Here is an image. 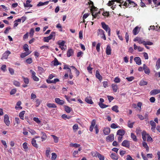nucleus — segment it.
Wrapping results in <instances>:
<instances>
[{
  "instance_id": "nucleus-1",
  "label": "nucleus",
  "mask_w": 160,
  "mask_h": 160,
  "mask_svg": "<svg viewBox=\"0 0 160 160\" xmlns=\"http://www.w3.org/2000/svg\"><path fill=\"white\" fill-rule=\"evenodd\" d=\"M133 41L134 42L137 41L139 44H143L144 45H152L153 44V43L151 42L143 41L142 40L141 38L139 37H136L134 39Z\"/></svg>"
},
{
  "instance_id": "nucleus-2",
  "label": "nucleus",
  "mask_w": 160,
  "mask_h": 160,
  "mask_svg": "<svg viewBox=\"0 0 160 160\" xmlns=\"http://www.w3.org/2000/svg\"><path fill=\"white\" fill-rule=\"evenodd\" d=\"M102 28L107 32H108V35L109 36L110 35V28L104 22H102L101 23Z\"/></svg>"
},
{
  "instance_id": "nucleus-3",
  "label": "nucleus",
  "mask_w": 160,
  "mask_h": 160,
  "mask_svg": "<svg viewBox=\"0 0 160 160\" xmlns=\"http://www.w3.org/2000/svg\"><path fill=\"white\" fill-rule=\"evenodd\" d=\"M9 118L7 114H5L4 116V122L7 126H9L10 123L9 120Z\"/></svg>"
},
{
  "instance_id": "nucleus-4",
  "label": "nucleus",
  "mask_w": 160,
  "mask_h": 160,
  "mask_svg": "<svg viewBox=\"0 0 160 160\" xmlns=\"http://www.w3.org/2000/svg\"><path fill=\"white\" fill-rule=\"evenodd\" d=\"M160 93V89H155L152 90L150 92V94L151 95H154Z\"/></svg>"
},
{
  "instance_id": "nucleus-5",
  "label": "nucleus",
  "mask_w": 160,
  "mask_h": 160,
  "mask_svg": "<svg viewBox=\"0 0 160 160\" xmlns=\"http://www.w3.org/2000/svg\"><path fill=\"white\" fill-rule=\"evenodd\" d=\"M11 54V52L7 50L2 55V58L4 59H7L8 58V56Z\"/></svg>"
},
{
  "instance_id": "nucleus-6",
  "label": "nucleus",
  "mask_w": 160,
  "mask_h": 160,
  "mask_svg": "<svg viewBox=\"0 0 160 160\" xmlns=\"http://www.w3.org/2000/svg\"><path fill=\"white\" fill-rule=\"evenodd\" d=\"M143 70H144V72L146 74L148 75L149 74L150 70L145 64L143 65Z\"/></svg>"
},
{
  "instance_id": "nucleus-7",
  "label": "nucleus",
  "mask_w": 160,
  "mask_h": 160,
  "mask_svg": "<svg viewBox=\"0 0 160 160\" xmlns=\"http://www.w3.org/2000/svg\"><path fill=\"white\" fill-rule=\"evenodd\" d=\"M122 145L126 147L129 148L130 147L129 142L127 140H124L122 142Z\"/></svg>"
},
{
  "instance_id": "nucleus-8",
  "label": "nucleus",
  "mask_w": 160,
  "mask_h": 160,
  "mask_svg": "<svg viewBox=\"0 0 160 160\" xmlns=\"http://www.w3.org/2000/svg\"><path fill=\"white\" fill-rule=\"evenodd\" d=\"M114 139V135L111 134L106 138V141L108 142L112 141Z\"/></svg>"
},
{
  "instance_id": "nucleus-9",
  "label": "nucleus",
  "mask_w": 160,
  "mask_h": 160,
  "mask_svg": "<svg viewBox=\"0 0 160 160\" xmlns=\"http://www.w3.org/2000/svg\"><path fill=\"white\" fill-rule=\"evenodd\" d=\"M31 1L30 0H27L26 2V3H24V6L25 7L31 8L32 7V5L30 4Z\"/></svg>"
},
{
  "instance_id": "nucleus-10",
  "label": "nucleus",
  "mask_w": 160,
  "mask_h": 160,
  "mask_svg": "<svg viewBox=\"0 0 160 160\" xmlns=\"http://www.w3.org/2000/svg\"><path fill=\"white\" fill-rule=\"evenodd\" d=\"M134 61L137 64L140 65L141 64V60L139 57H136L134 58Z\"/></svg>"
},
{
  "instance_id": "nucleus-11",
  "label": "nucleus",
  "mask_w": 160,
  "mask_h": 160,
  "mask_svg": "<svg viewBox=\"0 0 160 160\" xmlns=\"http://www.w3.org/2000/svg\"><path fill=\"white\" fill-rule=\"evenodd\" d=\"M103 132L105 135H108L110 132V129L109 128H105L103 130Z\"/></svg>"
},
{
  "instance_id": "nucleus-12",
  "label": "nucleus",
  "mask_w": 160,
  "mask_h": 160,
  "mask_svg": "<svg viewBox=\"0 0 160 160\" xmlns=\"http://www.w3.org/2000/svg\"><path fill=\"white\" fill-rule=\"evenodd\" d=\"M96 76L98 80L101 81L102 79V77L100 75L99 72L98 70L96 71Z\"/></svg>"
},
{
  "instance_id": "nucleus-13",
  "label": "nucleus",
  "mask_w": 160,
  "mask_h": 160,
  "mask_svg": "<svg viewBox=\"0 0 160 160\" xmlns=\"http://www.w3.org/2000/svg\"><path fill=\"white\" fill-rule=\"evenodd\" d=\"M73 54V51L72 49L68 50L67 52V56L68 57H69L72 56Z\"/></svg>"
},
{
  "instance_id": "nucleus-14",
  "label": "nucleus",
  "mask_w": 160,
  "mask_h": 160,
  "mask_svg": "<svg viewBox=\"0 0 160 160\" xmlns=\"http://www.w3.org/2000/svg\"><path fill=\"white\" fill-rule=\"evenodd\" d=\"M139 27L138 26L136 27L132 31L134 35L137 34L139 32V30H138Z\"/></svg>"
},
{
  "instance_id": "nucleus-15",
  "label": "nucleus",
  "mask_w": 160,
  "mask_h": 160,
  "mask_svg": "<svg viewBox=\"0 0 160 160\" xmlns=\"http://www.w3.org/2000/svg\"><path fill=\"white\" fill-rule=\"evenodd\" d=\"M111 47L109 45H108L106 49V53L108 55H110L111 54Z\"/></svg>"
},
{
  "instance_id": "nucleus-16",
  "label": "nucleus",
  "mask_w": 160,
  "mask_h": 160,
  "mask_svg": "<svg viewBox=\"0 0 160 160\" xmlns=\"http://www.w3.org/2000/svg\"><path fill=\"white\" fill-rule=\"evenodd\" d=\"M125 134V131L123 129H119L117 132V135H119L121 136H122Z\"/></svg>"
},
{
  "instance_id": "nucleus-17",
  "label": "nucleus",
  "mask_w": 160,
  "mask_h": 160,
  "mask_svg": "<svg viewBox=\"0 0 160 160\" xmlns=\"http://www.w3.org/2000/svg\"><path fill=\"white\" fill-rule=\"evenodd\" d=\"M21 22V19H18L17 20H15L14 21V24L13 25V28H15L17 27L18 24V22L20 23Z\"/></svg>"
},
{
  "instance_id": "nucleus-18",
  "label": "nucleus",
  "mask_w": 160,
  "mask_h": 160,
  "mask_svg": "<svg viewBox=\"0 0 160 160\" xmlns=\"http://www.w3.org/2000/svg\"><path fill=\"white\" fill-rule=\"evenodd\" d=\"M110 157L112 159L115 160H118V156L114 153H112Z\"/></svg>"
},
{
  "instance_id": "nucleus-19",
  "label": "nucleus",
  "mask_w": 160,
  "mask_h": 160,
  "mask_svg": "<svg viewBox=\"0 0 160 160\" xmlns=\"http://www.w3.org/2000/svg\"><path fill=\"white\" fill-rule=\"evenodd\" d=\"M49 2V1H46L44 2H40L37 4V6L40 7L45 5H48Z\"/></svg>"
},
{
  "instance_id": "nucleus-20",
  "label": "nucleus",
  "mask_w": 160,
  "mask_h": 160,
  "mask_svg": "<svg viewBox=\"0 0 160 160\" xmlns=\"http://www.w3.org/2000/svg\"><path fill=\"white\" fill-rule=\"evenodd\" d=\"M112 88L113 89V91L114 92H116L118 89V86L115 84H112Z\"/></svg>"
},
{
  "instance_id": "nucleus-21",
  "label": "nucleus",
  "mask_w": 160,
  "mask_h": 160,
  "mask_svg": "<svg viewBox=\"0 0 160 160\" xmlns=\"http://www.w3.org/2000/svg\"><path fill=\"white\" fill-rule=\"evenodd\" d=\"M30 53L31 52H25L22 53L20 55V57L21 58H23L29 55Z\"/></svg>"
},
{
  "instance_id": "nucleus-22",
  "label": "nucleus",
  "mask_w": 160,
  "mask_h": 160,
  "mask_svg": "<svg viewBox=\"0 0 160 160\" xmlns=\"http://www.w3.org/2000/svg\"><path fill=\"white\" fill-rule=\"evenodd\" d=\"M96 154L99 160H104V157L103 155L98 152H96Z\"/></svg>"
},
{
  "instance_id": "nucleus-23",
  "label": "nucleus",
  "mask_w": 160,
  "mask_h": 160,
  "mask_svg": "<svg viewBox=\"0 0 160 160\" xmlns=\"http://www.w3.org/2000/svg\"><path fill=\"white\" fill-rule=\"evenodd\" d=\"M52 62L53 63L54 66H57L61 64V63L58 62L57 59L56 58H55L54 60Z\"/></svg>"
},
{
  "instance_id": "nucleus-24",
  "label": "nucleus",
  "mask_w": 160,
  "mask_h": 160,
  "mask_svg": "<svg viewBox=\"0 0 160 160\" xmlns=\"http://www.w3.org/2000/svg\"><path fill=\"white\" fill-rule=\"evenodd\" d=\"M41 135H42L41 137V138L42 139V141H43L46 140L47 138V136L46 134L43 132H41Z\"/></svg>"
},
{
  "instance_id": "nucleus-25",
  "label": "nucleus",
  "mask_w": 160,
  "mask_h": 160,
  "mask_svg": "<svg viewBox=\"0 0 160 160\" xmlns=\"http://www.w3.org/2000/svg\"><path fill=\"white\" fill-rule=\"evenodd\" d=\"M32 144L33 145V146L34 147L36 148H38V145L36 142V140L34 139V138H33L32 139Z\"/></svg>"
},
{
  "instance_id": "nucleus-26",
  "label": "nucleus",
  "mask_w": 160,
  "mask_h": 160,
  "mask_svg": "<svg viewBox=\"0 0 160 160\" xmlns=\"http://www.w3.org/2000/svg\"><path fill=\"white\" fill-rule=\"evenodd\" d=\"M104 101H101V103H99V106L101 108H105L107 107H108V105H107L105 104H104L102 103L103 102H104Z\"/></svg>"
},
{
  "instance_id": "nucleus-27",
  "label": "nucleus",
  "mask_w": 160,
  "mask_h": 160,
  "mask_svg": "<svg viewBox=\"0 0 160 160\" xmlns=\"http://www.w3.org/2000/svg\"><path fill=\"white\" fill-rule=\"evenodd\" d=\"M63 69H67L68 72H69V73H71V69L69 67V66L68 65H65Z\"/></svg>"
},
{
  "instance_id": "nucleus-28",
  "label": "nucleus",
  "mask_w": 160,
  "mask_h": 160,
  "mask_svg": "<svg viewBox=\"0 0 160 160\" xmlns=\"http://www.w3.org/2000/svg\"><path fill=\"white\" fill-rule=\"evenodd\" d=\"M65 43V42L64 41H59L58 42V44L59 45V47L61 46H64Z\"/></svg>"
},
{
  "instance_id": "nucleus-29",
  "label": "nucleus",
  "mask_w": 160,
  "mask_h": 160,
  "mask_svg": "<svg viewBox=\"0 0 160 160\" xmlns=\"http://www.w3.org/2000/svg\"><path fill=\"white\" fill-rule=\"evenodd\" d=\"M64 108L65 111L67 113H69L71 111V109L69 107L67 106H64Z\"/></svg>"
},
{
  "instance_id": "nucleus-30",
  "label": "nucleus",
  "mask_w": 160,
  "mask_h": 160,
  "mask_svg": "<svg viewBox=\"0 0 160 160\" xmlns=\"http://www.w3.org/2000/svg\"><path fill=\"white\" fill-rule=\"evenodd\" d=\"M156 67L157 69H158L160 68V59H158L156 62Z\"/></svg>"
},
{
  "instance_id": "nucleus-31",
  "label": "nucleus",
  "mask_w": 160,
  "mask_h": 160,
  "mask_svg": "<svg viewBox=\"0 0 160 160\" xmlns=\"http://www.w3.org/2000/svg\"><path fill=\"white\" fill-rule=\"evenodd\" d=\"M47 106L49 108H56L57 107L55 104L54 103H48Z\"/></svg>"
},
{
  "instance_id": "nucleus-32",
  "label": "nucleus",
  "mask_w": 160,
  "mask_h": 160,
  "mask_svg": "<svg viewBox=\"0 0 160 160\" xmlns=\"http://www.w3.org/2000/svg\"><path fill=\"white\" fill-rule=\"evenodd\" d=\"M118 106L117 105H115V106H113L112 108V110L113 111L116 112H119V111L118 110Z\"/></svg>"
},
{
  "instance_id": "nucleus-33",
  "label": "nucleus",
  "mask_w": 160,
  "mask_h": 160,
  "mask_svg": "<svg viewBox=\"0 0 160 160\" xmlns=\"http://www.w3.org/2000/svg\"><path fill=\"white\" fill-rule=\"evenodd\" d=\"M22 78L23 79L24 82L26 84H28L29 82V80L28 78H25L24 76H22Z\"/></svg>"
},
{
  "instance_id": "nucleus-34",
  "label": "nucleus",
  "mask_w": 160,
  "mask_h": 160,
  "mask_svg": "<svg viewBox=\"0 0 160 160\" xmlns=\"http://www.w3.org/2000/svg\"><path fill=\"white\" fill-rule=\"evenodd\" d=\"M13 84L16 87H18L20 86V83L19 82L17 81L14 80L13 81Z\"/></svg>"
},
{
  "instance_id": "nucleus-35",
  "label": "nucleus",
  "mask_w": 160,
  "mask_h": 160,
  "mask_svg": "<svg viewBox=\"0 0 160 160\" xmlns=\"http://www.w3.org/2000/svg\"><path fill=\"white\" fill-rule=\"evenodd\" d=\"M131 136L132 138V139L133 140L135 141H137V138L136 136L134 135V134L132 132L131 133Z\"/></svg>"
},
{
  "instance_id": "nucleus-36",
  "label": "nucleus",
  "mask_w": 160,
  "mask_h": 160,
  "mask_svg": "<svg viewBox=\"0 0 160 160\" xmlns=\"http://www.w3.org/2000/svg\"><path fill=\"white\" fill-rule=\"evenodd\" d=\"M57 157V155L56 153L53 152L52 153V160H55Z\"/></svg>"
},
{
  "instance_id": "nucleus-37",
  "label": "nucleus",
  "mask_w": 160,
  "mask_h": 160,
  "mask_svg": "<svg viewBox=\"0 0 160 160\" xmlns=\"http://www.w3.org/2000/svg\"><path fill=\"white\" fill-rule=\"evenodd\" d=\"M50 149L49 148H48L46 151V155L48 157H50V155H49V152H50Z\"/></svg>"
},
{
  "instance_id": "nucleus-38",
  "label": "nucleus",
  "mask_w": 160,
  "mask_h": 160,
  "mask_svg": "<svg viewBox=\"0 0 160 160\" xmlns=\"http://www.w3.org/2000/svg\"><path fill=\"white\" fill-rule=\"evenodd\" d=\"M134 123V122H131L129 120L128 122V126L129 128H132L133 127V125Z\"/></svg>"
},
{
  "instance_id": "nucleus-39",
  "label": "nucleus",
  "mask_w": 160,
  "mask_h": 160,
  "mask_svg": "<svg viewBox=\"0 0 160 160\" xmlns=\"http://www.w3.org/2000/svg\"><path fill=\"white\" fill-rule=\"evenodd\" d=\"M51 136L53 137V138L54 139V142L55 143H57L58 142V138L57 137H56V136H55L54 135H51Z\"/></svg>"
},
{
  "instance_id": "nucleus-40",
  "label": "nucleus",
  "mask_w": 160,
  "mask_h": 160,
  "mask_svg": "<svg viewBox=\"0 0 160 160\" xmlns=\"http://www.w3.org/2000/svg\"><path fill=\"white\" fill-rule=\"evenodd\" d=\"M23 49L25 52H28L29 50L28 46L27 44H25L24 45Z\"/></svg>"
},
{
  "instance_id": "nucleus-41",
  "label": "nucleus",
  "mask_w": 160,
  "mask_h": 160,
  "mask_svg": "<svg viewBox=\"0 0 160 160\" xmlns=\"http://www.w3.org/2000/svg\"><path fill=\"white\" fill-rule=\"evenodd\" d=\"M21 104V101H19L17 103V105L18 106V107H16L15 108L17 109V108H19L20 109H21L22 108V107L20 106V105Z\"/></svg>"
},
{
  "instance_id": "nucleus-42",
  "label": "nucleus",
  "mask_w": 160,
  "mask_h": 160,
  "mask_svg": "<svg viewBox=\"0 0 160 160\" xmlns=\"http://www.w3.org/2000/svg\"><path fill=\"white\" fill-rule=\"evenodd\" d=\"M62 118L64 119H65L66 118L68 119H69L71 118V117L69 116H67L65 114H63L62 115Z\"/></svg>"
},
{
  "instance_id": "nucleus-43",
  "label": "nucleus",
  "mask_w": 160,
  "mask_h": 160,
  "mask_svg": "<svg viewBox=\"0 0 160 160\" xmlns=\"http://www.w3.org/2000/svg\"><path fill=\"white\" fill-rule=\"evenodd\" d=\"M55 33L54 32H52L51 33L50 35L48 36L51 39L53 37H55Z\"/></svg>"
},
{
  "instance_id": "nucleus-44",
  "label": "nucleus",
  "mask_w": 160,
  "mask_h": 160,
  "mask_svg": "<svg viewBox=\"0 0 160 160\" xmlns=\"http://www.w3.org/2000/svg\"><path fill=\"white\" fill-rule=\"evenodd\" d=\"M26 62L28 64H30L32 62V61L31 58H29L27 59L26 60Z\"/></svg>"
},
{
  "instance_id": "nucleus-45",
  "label": "nucleus",
  "mask_w": 160,
  "mask_h": 160,
  "mask_svg": "<svg viewBox=\"0 0 160 160\" xmlns=\"http://www.w3.org/2000/svg\"><path fill=\"white\" fill-rule=\"evenodd\" d=\"M51 39L48 37H44L43 38V41L45 42H48Z\"/></svg>"
},
{
  "instance_id": "nucleus-46",
  "label": "nucleus",
  "mask_w": 160,
  "mask_h": 160,
  "mask_svg": "<svg viewBox=\"0 0 160 160\" xmlns=\"http://www.w3.org/2000/svg\"><path fill=\"white\" fill-rule=\"evenodd\" d=\"M125 38L126 40V42L127 43L128 42L129 39V35L128 32H126L125 34Z\"/></svg>"
},
{
  "instance_id": "nucleus-47",
  "label": "nucleus",
  "mask_w": 160,
  "mask_h": 160,
  "mask_svg": "<svg viewBox=\"0 0 160 160\" xmlns=\"http://www.w3.org/2000/svg\"><path fill=\"white\" fill-rule=\"evenodd\" d=\"M33 120L36 122L38 124L40 123V122H41V121L38 118L34 117L33 118Z\"/></svg>"
},
{
  "instance_id": "nucleus-48",
  "label": "nucleus",
  "mask_w": 160,
  "mask_h": 160,
  "mask_svg": "<svg viewBox=\"0 0 160 160\" xmlns=\"http://www.w3.org/2000/svg\"><path fill=\"white\" fill-rule=\"evenodd\" d=\"M148 84V83L146 81H141L140 82V85L141 86H143L145 85H146Z\"/></svg>"
},
{
  "instance_id": "nucleus-49",
  "label": "nucleus",
  "mask_w": 160,
  "mask_h": 160,
  "mask_svg": "<svg viewBox=\"0 0 160 160\" xmlns=\"http://www.w3.org/2000/svg\"><path fill=\"white\" fill-rule=\"evenodd\" d=\"M92 68H91L90 66V64L87 67V70L89 73H92Z\"/></svg>"
},
{
  "instance_id": "nucleus-50",
  "label": "nucleus",
  "mask_w": 160,
  "mask_h": 160,
  "mask_svg": "<svg viewBox=\"0 0 160 160\" xmlns=\"http://www.w3.org/2000/svg\"><path fill=\"white\" fill-rule=\"evenodd\" d=\"M98 34H99L100 35H103L105 34L104 31L102 29H98Z\"/></svg>"
},
{
  "instance_id": "nucleus-51",
  "label": "nucleus",
  "mask_w": 160,
  "mask_h": 160,
  "mask_svg": "<svg viewBox=\"0 0 160 160\" xmlns=\"http://www.w3.org/2000/svg\"><path fill=\"white\" fill-rule=\"evenodd\" d=\"M147 141H151V142H152L153 141L152 138L151 137V136L149 135H147Z\"/></svg>"
},
{
  "instance_id": "nucleus-52",
  "label": "nucleus",
  "mask_w": 160,
  "mask_h": 160,
  "mask_svg": "<svg viewBox=\"0 0 160 160\" xmlns=\"http://www.w3.org/2000/svg\"><path fill=\"white\" fill-rule=\"evenodd\" d=\"M114 81L116 83H119L120 82V79L118 77H117L115 78Z\"/></svg>"
},
{
  "instance_id": "nucleus-53",
  "label": "nucleus",
  "mask_w": 160,
  "mask_h": 160,
  "mask_svg": "<svg viewBox=\"0 0 160 160\" xmlns=\"http://www.w3.org/2000/svg\"><path fill=\"white\" fill-rule=\"evenodd\" d=\"M102 15L104 16H106L108 17L109 15V12H103Z\"/></svg>"
},
{
  "instance_id": "nucleus-54",
  "label": "nucleus",
  "mask_w": 160,
  "mask_h": 160,
  "mask_svg": "<svg viewBox=\"0 0 160 160\" xmlns=\"http://www.w3.org/2000/svg\"><path fill=\"white\" fill-rule=\"evenodd\" d=\"M56 103L60 105H62L64 103V101H55Z\"/></svg>"
},
{
  "instance_id": "nucleus-55",
  "label": "nucleus",
  "mask_w": 160,
  "mask_h": 160,
  "mask_svg": "<svg viewBox=\"0 0 160 160\" xmlns=\"http://www.w3.org/2000/svg\"><path fill=\"white\" fill-rule=\"evenodd\" d=\"M30 72L32 74V77L33 78L34 76H36V73L35 72L32 70H30Z\"/></svg>"
},
{
  "instance_id": "nucleus-56",
  "label": "nucleus",
  "mask_w": 160,
  "mask_h": 160,
  "mask_svg": "<svg viewBox=\"0 0 160 160\" xmlns=\"http://www.w3.org/2000/svg\"><path fill=\"white\" fill-rule=\"evenodd\" d=\"M17 91V89L16 88L12 89L10 92L11 95H13Z\"/></svg>"
},
{
  "instance_id": "nucleus-57",
  "label": "nucleus",
  "mask_w": 160,
  "mask_h": 160,
  "mask_svg": "<svg viewBox=\"0 0 160 160\" xmlns=\"http://www.w3.org/2000/svg\"><path fill=\"white\" fill-rule=\"evenodd\" d=\"M110 127L114 129H115L118 128V127L117 126V125L114 123L112 124L110 126Z\"/></svg>"
},
{
  "instance_id": "nucleus-58",
  "label": "nucleus",
  "mask_w": 160,
  "mask_h": 160,
  "mask_svg": "<svg viewBox=\"0 0 160 160\" xmlns=\"http://www.w3.org/2000/svg\"><path fill=\"white\" fill-rule=\"evenodd\" d=\"M129 5H131V6H133V7H136L137 6V4L132 1L129 3Z\"/></svg>"
},
{
  "instance_id": "nucleus-59",
  "label": "nucleus",
  "mask_w": 160,
  "mask_h": 160,
  "mask_svg": "<svg viewBox=\"0 0 160 160\" xmlns=\"http://www.w3.org/2000/svg\"><path fill=\"white\" fill-rule=\"evenodd\" d=\"M25 111H23L20 113L19 114V117L20 118H23L24 117V115L25 114Z\"/></svg>"
},
{
  "instance_id": "nucleus-60",
  "label": "nucleus",
  "mask_w": 160,
  "mask_h": 160,
  "mask_svg": "<svg viewBox=\"0 0 160 160\" xmlns=\"http://www.w3.org/2000/svg\"><path fill=\"white\" fill-rule=\"evenodd\" d=\"M8 70L11 75H12L14 74V70L13 69L11 68H9Z\"/></svg>"
},
{
  "instance_id": "nucleus-61",
  "label": "nucleus",
  "mask_w": 160,
  "mask_h": 160,
  "mask_svg": "<svg viewBox=\"0 0 160 160\" xmlns=\"http://www.w3.org/2000/svg\"><path fill=\"white\" fill-rule=\"evenodd\" d=\"M100 43H98L96 46V49L98 52H99L100 50Z\"/></svg>"
},
{
  "instance_id": "nucleus-62",
  "label": "nucleus",
  "mask_w": 160,
  "mask_h": 160,
  "mask_svg": "<svg viewBox=\"0 0 160 160\" xmlns=\"http://www.w3.org/2000/svg\"><path fill=\"white\" fill-rule=\"evenodd\" d=\"M97 8L95 7L94 5H92V7L91 9H90V10L92 12H93L94 11H96L97 10Z\"/></svg>"
},
{
  "instance_id": "nucleus-63",
  "label": "nucleus",
  "mask_w": 160,
  "mask_h": 160,
  "mask_svg": "<svg viewBox=\"0 0 160 160\" xmlns=\"http://www.w3.org/2000/svg\"><path fill=\"white\" fill-rule=\"evenodd\" d=\"M134 79V78L132 77L131 76L127 78H126V79L128 81L130 82L132 81V80H133Z\"/></svg>"
},
{
  "instance_id": "nucleus-64",
  "label": "nucleus",
  "mask_w": 160,
  "mask_h": 160,
  "mask_svg": "<svg viewBox=\"0 0 160 160\" xmlns=\"http://www.w3.org/2000/svg\"><path fill=\"white\" fill-rule=\"evenodd\" d=\"M10 29L11 28L10 27H9L7 28L4 31V33L6 34H7L8 33L9 30H10Z\"/></svg>"
}]
</instances>
